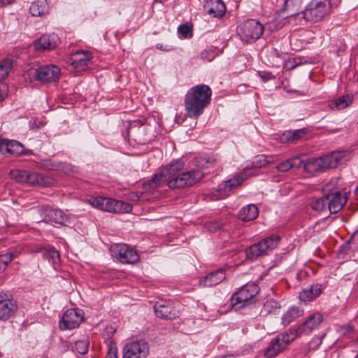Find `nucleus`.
<instances>
[{
  "mask_svg": "<svg viewBox=\"0 0 358 358\" xmlns=\"http://www.w3.org/2000/svg\"><path fill=\"white\" fill-rule=\"evenodd\" d=\"M59 43V38L57 34H44L36 40L34 45L37 50H52Z\"/></svg>",
  "mask_w": 358,
  "mask_h": 358,
  "instance_id": "aec40b11",
  "label": "nucleus"
},
{
  "mask_svg": "<svg viewBox=\"0 0 358 358\" xmlns=\"http://www.w3.org/2000/svg\"><path fill=\"white\" fill-rule=\"evenodd\" d=\"M338 6L334 0H312L303 12V18L312 22H320L330 13L331 8Z\"/></svg>",
  "mask_w": 358,
  "mask_h": 358,
  "instance_id": "7ed1b4c3",
  "label": "nucleus"
},
{
  "mask_svg": "<svg viewBox=\"0 0 358 358\" xmlns=\"http://www.w3.org/2000/svg\"><path fill=\"white\" fill-rule=\"evenodd\" d=\"M271 55L272 57L278 58L281 57V53L276 48H273L271 50Z\"/></svg>",
  "mask_w": 358,
  "mask_h": 358,
  "instance_id": "13d9d810",
  "label": "nucleus"
},
{
  "mask_svg": "<svg viewBox=\"0 0 358 358\" xmlns=\"http://www.w3.org/2000/svg\"><path fill=\"white\" fill-rule=\"evenodd\" d=\"M321 162L320 157L308 159L306 161V164H304V170L310 173L323 171L324 170Z\"/></svg>",
  "mask_w": 358,
  "mask_h": 358,
  "instance_id": "2f4dec72",
  "label": "nucleus"
},
{
  "mask_svg": "<svg viewBox=\"0 0 358 358\" xmlns=\"http://www.w3.org/2000/svg\"><path fill=\"white\" fill-rule=\"evenodd\" d=\"M302 315V310L295 306L289 308L282 317V323L288 325Z\"/></svg>",
  "mask_w": 358,
  "mask_h": 358,
  "instance_id": "c756f323",
  "label": "nucleus"
},
{
  "mask_svg": "<svg viewBox=\"0 0 358 358\" xmlns=\"http://www.w3.org/2000/svg\"><path fill=\"white\" fill-rule=\"evenodd\" d=\"M156 48L162 51L169 52L174 50V47L171 45H166L165 46L163 44L158 43L156 45Z\"/></svg>",
  "mask_w": 358,
  "mask_h": 358,
  "instance_id": "864d4df0",
  "label": "nucleus"
},
{
  "mask_svg": "<svg viewBox=\"0 0 358 358\" xmlns=\"http://www.w3.org/2000/svg\"><path fill=\"white\" fill-rule=\"evenodd\" d=\"M50 263L54 266H57L60 262V255L59 252L53 247H50Z\"/></svg>",
  "mask_w": 358,
  "mask_h": 358,
  "instance_id": "49530a36",
  "label": "nucleus"
},
{
  "mask_svg": "<svg viewBox=\"0 0 358 358\" xmlns=\"http://www.w3.org/2000/svg\"><path fill=\"white\" fill-rule=\"evenodd\" d=\"M26 182L30 185H41L43 184V178L41 175L36 172L27 171V179L26 180Z\"/></svg>",
  "mask_w": 358,
  "mask_h": 358,
  "instance_id": "ea45409f",
  "label": "nucleus"
},
{
  "mask_svg": "<svg viewBox=\"0 0 358 358\" xmlns=\"http://www.w3.org/2000/svg\"><path fill=\"white\" fill-rule=\"evenodd\" d=\"M348 331H353V327L350 325H348L347 327Z\"/></svg>",
  "mask_w": 358,
  "mask_h": 358,
  "instance_id": "e2e57ef3",
  "label": "nucleus"
},
{
  "mask_svg": "<svg viewBox=\"0 0 358 358\" xmlns=\"http://www.w3.org/2000/svg\"><path fill=\"white\" fill-rule=\"evenodd\" d=\"M301 10L300 0H286L280 12H287L286 17H294L299 14Z\"/></svg>",
  "mask_w": 358,
  "mask_h": 358,
  "instance_id": "bb28decb",
  "label": "nucleus"
},
{
  "mask_svg": "<svg viewBox=\"0 0 358 358\" xmlns=\"http://www.w3.org/2000/svg\"><path fill=\"white\" fill-rule=\"evenodd\" d=\"M154 310L158 317L165 320L175 319L178 314L171 301L159 300L155 303Z\"/></svg>",
  "mask_w": 358,
  "mask_h": 358,
  "instance_id": "2eb2a0df",
  "label": "nucleus"
},
{
  "mask_svg": "<svg viewBox=\"0 0 358 358\" xmlns=\"http://www.w3.org/2000/svg\"><path fill=\"white\" fill-rule=\"evenodd\" d=\"M178 32L180 37L183 38H189L192 36V28L187 24H181L178 28Z\"/></svg>",
  "mask_w": 358,
  "mask_h": 358,
  "instance_id": "37998d69",
  "label": "nucleus"
},
{
  "mask_svg": "<svg viewBox=\"0 0 358 358\" xmlns=\"http://www.w3.org/2000/svg\"><path fill=\"white\" fill-rule=\"evenodd\" d=\"M334 2H337L339 4L341 3V0H334Z\"/></svg>",
  "mask_w": 358,
  "mask_h": 358,
  "instance_id": "0e129e2a",
  "label": "nucleus"
},
{
  "mask_svg": "<svg viewBox=\"0 0 358 358\" xmlns=\"http://www.w3.org/2000/svg\"><path fill=\"white\" fill-rule=\"evenodd\" d=\"M215 162L216 158L214 156L203 155L194 159L193 162L196 166L195 169L202 171L203 169L213 166Z\"/></svg>",
  "mask_w": 358,
  "mask_h": 358,
  "instance_id": "c85d7f7f",
  "label": "nucleus"
},
{
  "mask_svg": "<svg viewBox=\"0 0 358 358\" xmlns=\"http://www.w3.org/2000/svg\"><path fill=\"white\" fill-rule=\"evenodd\" d=\"M259 215V209L255 204H248L242 207L238 212V218L243 222L255 220Z\"/></svg>",
  "mask_w": 358,
  "mask_h": 358,
  "instance_id": "b1692460",
  "label": "nucleus"
},
{
  "mask_svg": "<svg viewBox=\"0 0 358 358\" xmlns=\"http://www.w3.org/2000/svg\"><path fill=\"white\" fill-rule=\"evenodd\" d=\"M13 68V61L7 59L0 62V82H3Z\"/></svg>",
  "mask_w": 358,
  "mask_h": 358,
  "instance_id": "c9c22d12",
  "label": "nucleus"
},
{
  "mask_svg": "<svg viewBox=\"0 0 358 358\" xmlns=\"http://www.w3.org/2000/svg\"><path fill=\"white\" fill-rule=\"evenodd\" d=\"M259 287L255 283H247L234 293L231 297V305L240 304L238 308H243L255 302L254 298L259 293Z\"/></svg>",
  "mask_w": 358,
  "mask_h": 358,
  "instance_id": "0eeeda50",
  "label": "nucleus"
},
{
  "mask_svg": "<svg viewBox=\"0 0 358 358\" xmlns=\"http://www.w3.org/2000/svg\"><path fill=\"white\" fill-rule=\"evenodd\" d=\"M84 318L83 311L80 309H69L63 315L59 322L62 330L73 329L78 327Z\"/></svg>",
  "mask_w": 358,
  "mask_h": 358,
  "instance_id": "9d476101",
  "label": "nucleus"
},
{
  "mask_svg": "<svg viewBox=\"0 0 358 358\" xmlns=\"http://www.w3.org/2000/svg\"><path fill=\"white\" fill-rule=\"evenodd\" d=\"M219 49L215 48H210L203 50L201 52V59L204 62H211L216 56L218 55Z\"/></svg>",
  "mask_w": 358,
  "mask_h": 358,
  "instance_id": "58836bf2",
  "label": "nucleus"
},
{
  "mask_svg": "<svg viewBox=\"0 0 358 358\" xmlns=\"http://www.w3.org/2000/svg\"><path fill=\"white\" fill-rule=\"evenodd\" d=\"M357 189H358V186H357Z\"/></svg>",
  "mask_w": 358,
  "mask_h": 358,
  "instance_id": "774afa93",
  "label": "nucleus"
},
{
  "mask_svg": "<svg viewBox=\"0 0 358 358\" xmlns=\"http://www.w3.org/2000/svg\"><path fill=\"white\" fill-rule=\"evenodd\" d=\"M17 310L16 301L7 293H0V320L7 321L13 317Z\"/></svg>",
  "mask_w": 358,
  "mask_h": 358,
  "instance_id": "ddd939ff",
  "label": "nucleus"
},
{
  "mask_svg": "<svg viewBox=\"0 0 358 358\" xmlns=\"http://www.w3.org/2000/svg\"><path fill=\"white\" fill-rule=\"evenodd\" d=\"M358 232V229L356 231V233Z\"/></svg>",
  "mask_w": 358,
  "mask_h": 358,
  "instance_id": "338daca9",
  "label": "nucleus"
},
{
  "mask_svg": "<svg viewBox=\"0 0 358 358\" xmlns=\"http://www.w3.org/2000/svg\"><path fill=\"white\" fill-rule=\"evenodd\" d=\"M322 285L321 284L311 285L299 293V299L304 302L310 301L317 298L322 293Z\"/></svg>",
  "mask_w": 358,
  "mask_h": 358,
  "instance_id": "5701e85b",
  "label": "nucleus"
},
{
  "mask_svg": "<svg viewBox=\"0 0 358 358\" xmlns=\"http://www.w3.org/2000/svg\"><path fill=\"white\" fill-rule=\"evenodd\" d=\"M222 358H234V356L233 355H227L223 356Z\"/></svg>",
  "mask_w": 358,
  "mask_h": 358,
  "instance_id": "680f3d73",
  "label": "nucleus"
},
{
  "mask_svg": "<svg viewBox=\"0 0 358 358\" xmlns=\"http://www.w3.org/2000/svg\"><path fill=\"white\" fill-rule=\"evenodd\" d=\"M354 100V95L352 93L346 94L339 96L338 99L331 101L329 103V107L331 110H343L348 107Z\"/></svg>",
  "mask_w": 358,
  "mask_h": 358,
  "instance_id": "a878e982",
  "label": "nucleus"
},
{
  "mask_svg": "<svg viewBox=\"0 0 358 358\" xmlns=\"http://www.w3.org/2000/svg\"><path fill=\"white\" fill-rule=\"evenodd\" d=\"M292 168L300 169L303 167L304 169V164L306 161L302 160L299 157H295L290 159Z\"/></svg>",
  "mask_w": 358,
  "mask_h": 358,
  "instance_id": "09e8293b",
  "label": "nucleus"
},
{
  "mask_svg": "<svg viewBox=\"0 0 358 358\" xmlns=\"http://www.w3.org/2000/svg\"><path fill=\"white\" fill-rule=\"evenodd\" d=\"M27 76L30 80H37L43 83H53L59 80L60 69L55 65H45L31 68Z\"/></svg>",
  "mask_w": 358,
  "mask_h": 358,
  "instance_id": "423d86ee",
  "label": "nucleus"
},
{
  "mask_svg": "<svg viewBox=\"0 0 358 358\" xmlns=\"http://www.w3.org/2000/svg\"><path fill=\"white\" fill-rule=\"evenodd\" d=\"M38 213L41 221L53 226L63 225L66 220V216L62 210L43 207L38 209Z\"/></svg>",
  "mask_w": 358,
  "mask_h": 358,
  "instance_id": "9b49d317",
  "label": "nucleus"
},
{
  "mask_svg": "<svg viewBox=\"0 0 358 358\" xmlns=\"http://www.w3.org/2000/svg\"><path fill=\"white\" fill-rule=\"evenodd\" d=\"M280 241V237L276 234H272L263 240L254 243L245 250L247 259L255 260L258 257L266 255L269 252L275 249Z\"/></svg>",
  "mask_w": 358,
  "mask_h": 358,
  "instance_id": "20e7f679",
  "label": "nucleus"
},
{
  "mask_svg": "<svg viewBox=\"0 0 358 358\" xmlns=\"http://www.w3.org/2000/svg\"><path fill=\"white\" fill-rule=\"evenodd\" d=\"M13 253L10 252L0 254V273L6 268L7 266L13 260Z\"/></svg>",
  "mask_w": 358,
  "mask_h": 358,
  "instance_id": "a19ab883",
  "label": "nucleus"
},
{
  "mask_svg": "<svg viewBox=\"0 0 358 358\" xmlns=\"http://www.w3.org/2000/svg\"><path fill=\"white\" fill-rule=\"evenodd\" d=\"M10 176L18 182H26L27 179V171L13 170L10 171Z\"/></svg>",
  "mask_w": 358,
  "mask_h": 358,
  "instance_id": "79ce46f5",
  "label": "nucleus"
},
{
  "mask_svg": "<svg viewBox=\"0 0 358 358\" xmlns=\"http://www.w3.org/2000/svg\"><path fill=\"white\" fill-rule=\"evenodd\" d=\"M323 170L327 169H334L337 167L341 159V153L340 152H333L330 154L324 155L320 157Z\"/></svg>",
  "mask_w": 358,
  "mask_h": 358,
  "instance_id": "393cba45",
  "label": "nucleus"
},
{
  "mask_svg": "<svg viewBox=\"0 0 358 358\" xmlns=\"http://www.w3.org/2000/svg\"><path fill=\"white\" fill-rule=\"evenodd\" d=\"M8 87L4 82H0V101H3L7 96Z\"/></svg>",
  "mask_w": 358,
  "mask_h": 358,
  "instance_id": "3c124183",
  "label": "nucleus"
},
{
  "mask_svg": "<svg viewBox=\"0 0 358 358\" xmlns=\"http://www.w3.org/2000/svg\"><path fill=\"white\" fill-rule=\"evenodd\" d=\"M112 202L111 206V210L110 213H127L131 211L132 206L130 203L120 201V200H116L113 199Z\"/></svg>",
  "mask_w": 358,
  "mask_h": 358,
  "instance_id": "7c9ffc66",
  "label": "nucleus"
},
{
  "mask_svg": "<svg viewBox=\"0 0 358 358\" xmlns=\"http://www.w3.org/2000/svg\"><path fill=\"white\" fill-rule=\"evenodd\" d=\"M205 11L213 17H222L226 13V6L222 0H206Z\"/></svg>",
  "mask_w": 358,
  "mask_h": 358,
  "instance_id": "412c9836",
  "label": "nucleus"
},
{
  "mask_svg": "<svg viewBox=\"0 0 358 358\" xmlns=\"http://www.w3.org/2000/svg\"><path fill=\"white\" fill-rule=\"evenodd\" d=\"M323 320V315L319 313L315 312L308 315L305 321L299 326L298 329H295L296 331V336L301 335L310 334L313 331L317 329Z\"/></svg>",
  "mask_w": 358,
  "mask_h": 358,
  "instance_id": "4468645a",
  "label": "nucleus"
},
{
  "mask_svg": "<svg viewBox=\"0 0 358 358\" xmlns=\"http://www.w3.org/2000/svg\"><path fill=\"white\" fill-rule=\"evenodd\" d=\"M113 255L122 264H135L140 259L139 254L126 244H117L111 248Z\"/></svg>",
  "mask_w": 358,
  "mask_h": 358,
  "instance_id": "1a4fd4ad",
  "label": "nucleus"
},
{
  "mask_svg": "<svg viewBox=\"0 0 358 358\" xmlns=\"http://www.w3.org/2000/svg\"><path fill=\"white\" fill-rule=\"evenodd\" d=\"M166 181L168 182L167 167L162 173L155 174L152 180L148 181L147 185L154 189Z\"/></svg>",
  "mask_w": 358,
  "mask_h": 358,
  "instance_id": "72a5a7b5",
  "label": "nucleus"
},
{
  "mask_svg": "<svg viewBox=\"0 0 358 358\" xmlns=\"http://www.w3.org/2000/svg\"><path fill=\"white\" fill-rule=\"evenodd\" d=\"M260 77L264 82L275 78L274 76L270 72H263L260 74Z\"/></svg>",
  "mask_w": 358,
  "mask_h": 358,
  "instance_id": "6e6d98bb",
  "label": "nucleus"
},
{
  "mask_svg": "<svg viewBox=\"0 0 358 358\" xmlns=\"http://www.w3.org/2000/svg\"><path fill=\"white\" fill-rule=\"evenodd\" d=\"M29 10L33 16H41L48 13V5L46 0H36L31 3Z\"/></svg>",
  "mask_w": 358,
  "mask_h": 358,
  "instance_id": "cd10ccee",
  "label": "nucleus"
},
{
  "mask_svg": "<svg viewBox=\"0 0 358 358\" xmlns=\"http://www.w3.org/2000/svg\"><path fill=\"white\" fill-rule=\"evenodd\" d=\"M90 59L91 54L89 52H76L71 55L68 59V62L74 69L80 71H84L87 68L88 62Z\"/></svg>",
  "mask_w": 358,
  "mask_h": 358,
  "instance_id": "6ab92c4d",
  "label": "nucleus"
},
{
  "mask_svg": "<svg viewBox=\"0 0 358 358\" xmlns=\"http://www.w3.org/2000/svg\"><path fill=\"white\" fill-rule=\"evenodd\" d=\"M296 337L295 329L278 334L269 343L264 352L266 358H272L281 352Z\"/></svg>",
  "mask_w": 358,
  "mask_h": 358,
  "instance_id": "39448f33",
  "label": "nucleus"
},
{
  "mask_svg": "<svg viewBox=\"0 0 358 358\" xmlns=\"http://www.w3.org/2000/svg\"><path fill=\"white\" fill-rule=\"evenodd\" d=\"M0 152L5 155L19 156L25 153L24 145L15 140L0 139Z\"/></svg>",
  "mask_w": 358,
  "mask_h": 358,
  "instance_id": "dca6fc26",
  "label": "nucleus"
},
{
  "mask_svg": "<svg viewBox=\"0 0 358 358\" xmlns=\"http://www.w3.org/2000/svg\"><path fill=\"white\" fill-rule=\"evenodd\" d=\"M35 252H41L44 259L48 260L50 263V246L48 247H37L34 250Z\"/></svg>",
  "mask_w": 358,
  "mask_h": 358,
  "instance_id": "de8ad7c7",
  "label": "nucleus"
},
{
  "mask_svg": "<svg viewBox=\"0 0 358 358\" xmlns=\"http://www.w3.org/2000/svg\"><path fill=\"white\" fill-rule=\"evenodd\" d=\"M113 201V199L105 197V201H104L102 210L107 211V212L110 213L111 210V206H112L111 201Z\"/></svg>",
  "mask_w": 358,
  "mask_h": 358,
  "instance_id": "603ef678",
  "label": "nucleus"
},
{
  "mask_svg": "<svg viewBox=\"0 0 358 358\" xmlns=\"http://www.w3.org/2000/svg\"><path fill=\"white\" fill-rule=\"evenodd\" d=\"M225 278L223 270L219 269L210 272L200 280V284L205 287H212L220 283Z\"/></svg>",
  "mask_w": 358,
  "mask_h": 358,
  "instance_id": "4be33fe9",
  "label": "nucleus"
},
{
  "mask_svg": "<svg viewBox=\"0 0 358 358\" xmlns=\"http://www.w3.org/2000/svg\"><path fill=\"white\" fill-rule=\"evenodd\" d=\"M212 91L208 85H197L191 87L185 97V110L186 115L196 120L209 105Z\"/></svg>",
  "mask_w": 358,
  "mask_h": 358,
  "instance_id": "f03ea898",
  "label": "nucleus"
},
{
  "mask_svg": "<svg viewBox=\"0 0 358 358\" xmlns=\"http://www.w3.org/2000/svg\"><path fill=\"white\" fill-rule=\"evenodd\" d=\"M14 1H15V0H0V3H1V6H3L10 5L12 3H13Z\"/></svg>",
  "mask_w": 358,
  "mask_h": 358,
  "instance_id": "052dcab7",
  "label": "nucleus"
},
{
  "mask_svg": "<svg viewBox=\"0 0 358 358\" xmlns=\"http://www.w3.org/2000/svg\"><path fill=\"white\" fill-rule=\"evenodd\" d=\"M277 169L278 171H282V172H286V171H289V169H291L292 165H291L290 159L280 163L277 166Z\"/></svg>",
  "mask_w": 358,
  "mask_h": 358,
  "instance_id": "8fccbe9b",
  "label": "nucleus"
},
{
  "mask_svg": "<svg viewBox=\"0 0 358 358\" xmlns=\"http://www.w3.org/2000/svg\"><path fill=\"white\" fill-rule=\"evenodd\" d=\"M264 31V26L253 19H249L238 26L237 33L242 41L252 43L259 38Z\"/></svg>",
  "mask_w": 358,
  "mask_h": 358,
  "instance_id": "6e6552de",
  "label": "nucleus"
},
{
  "mask_svg": "<svg viewBox=\"0 0 358 358\" xmlns=\"http://www.w3.org/2000/svg\"><path fill=\"white\" fill-rule=\"evenodd\" d=\"M76 350L81 354L85 355L87 352L89 348V343L87 341H78L75 343Z\"/></svg>",
  "mask_w": 358,
  "mask_h": 358,
  "instance_id": "c03bdc74",
  "label": "nucleus"
},
{
  "mask_svg": "<svg viewBox=\"0 0 358 358\" xmlns=\"http://www.w3.org/2000/svg\"><path fill=\"white\" fill-rule=\"evenodd\" d=\"M167 174L168 186L172 189L192 186L204 176L201 170H184V162L180 159L173 161L167 166Z\"/></svg>",
  "mask_w": 358,
  "mask_h": 358,
  "instance_id": "f257e3e1",
  "label": "nucleus"
},
{
  "mask_svg": "<svg viewBox=\"0 0 358 358\" xmlns=\"http://www.w3.org/2000/svg\"><path fill=\"white\" fill-rule=\"evenodd\" d=\"M148 352V343L143 341L131 342L124 347L122 358H146Z\"/></svg>",
  "mask_w": 358,
  "mask_h": 358,
  "instance_id": "f8f14e48",
  "label": "nucleus"
},
{
  "mask_svg": "<svg viewBox=\"0 0 358 358\" xmlns=\"http://www.w3.org/2000/svg\"><path fill=\"white\" fill-rule=\"evenodd\" d=\"M106 358H117V349L110 348L108 351Z\"/></svg>",
  "mask_w": 358,
  "mask_h": 358,
  "instance_id": "4d7b16f0",
  "label": "nucleus"
},
{
  "mask_svg": "<svg viewBox=\"0 0 358 358\" xmlns=\"http://www.w3.org/2000/svg\"><path fill=\"white\" fill-rule=\"evenodd\" d=\"M311 208L318 212L328 210V201L327 195L313 200L310 203Z\"/></svg>",
  "mask_w": 358,
  "mask_h": 358,
  "instance_id": "f704fd0d",
  "label": "nucleus"
},
{
  "mask_svg": "<svg viewBox=\"0 0 358 358\" xmlns=\"http://www.w3.org/2000/svg\"><path fill=\"white\" fill-rule=\"evenodd\" d=\"M243 182V178L240 176H237L220 183L217 187V194L214 195L215 199L225 198L234 189L241 185Z\"/></svg>",
  "mask_w": 358,
  "mask_h": 358,
  "instance_id": "a211bd4d",
  "label": "nucleus"
},
{
  "mask_svg": "<svg viewBox=\"0 0 358 358\" xmlns=\"http://www.w3.org/2000/svg\"><path fill=\"white\" fill-rule=\"evenodd\" d=\"M273 162V157L272 156L258 155L252 161V165L255 168H260Z\"/></svg>",
  "mask_w": 358,
  "mask_h": 358,
  "instance_id": "4c0bfd02",
  "label": "nucleus"
},
{
  "mask_svg": "<svg viewBox=\"0 0 358 358\" xmlns=\"http://www.w3.org/2000/svg\"><path fill=\"white\" fill-rule=\"evenodd\" d=\"M280 308V306L278 301L273 299H268L264 303L262 313L266 315L275 313Z\"/></svg>",
  "mask_w": 358,
  "mask_h": 358,
  "instance_id": "e433bc0d",
  "label": "nucleus"
},
{
  "mask_svg": "<svg viewBox=\"0 0 358 358\" xmlns=\"http://www.w3.org/2000/svg\"><path fill=\"white\" fill-rule=\"evenodd\" d=\"M322 343V338L320 337H316L313 338V340L309 343L310 348H317Z\"/></svg>",
  "mask_w": 358,
  "mask_h": 358,
  "instance_id": "5fc2aeb1",
  "label": "nucleus"
},
{
  "mask_svg": "<svg viewBox=\"0 0 358 358\" xmlns=\"http://www.w3.org/2000/svg\"><path fill=\"white\" fill-rule=\"evenodd\" d=\"M327 199L328 210L332 214L337 213L346 203L347 194L346 192L338 191L327 194Z\"/></svg>",
  "mask_w": 358,
  "mask_h": 358,
  "instance_id": "f3484780",
  "label": "nucleus"
},
{
  "mask_svg": "<svg viewBox=\"0 0 358 358\" xmlns=\"http://www.w3.org/2000/svg\"><path fill=\"white\" fill-rule=\"evenodd\" d=\"M115 330L113 329V327H107L103 332V334L108 333V334H113L115 333ZM109 336V335H108Z\"/></svg>",
  "mask_w": 358,
  "mask_h": 358,
  "instance_id": "bf43d9fd",
  "label": "nucleus"
},
{
  "mask_svg": "<svg viewBox=\"0 0 358 358\" xmlns=\"http://www.w3.org/2000/svg\"><path fill=\"white\" fill-rule=\"evenodd\" d=\"M355 358H358V356H356Z\"/></svg>",
  "mask_w": 358,
  "mask_h": 358,
  "instance_id": "69168bd1",
  "label": "nucleus"
},
{
  "mask_svg": "<svg viewBox=\"0 0 358 358\" xmlns=\"http://www.w3.org/2000/svg\"><path fill=\"white\" fill-rule=\"evenodd\" d=\"M306 135V131L305 129H296L294 131H287L283 134L285 138L291 143H296L303 138Z\"/></svg>",
  "mask_w": 358,
  "mask_h": 358,
  "instance_id": "473e14b6",
  "label": "nucleus"
},
{
  "mask_svg": "<svg viewBox=\"0 0 358 358\" xmlns=\"http://www.w3.org/2000/svg\"><path fill=\"white\" fill-rule=\"evenodd\" d=\"M105 197L98 196L89 199V203L94 208L103 210Z\"/></svg>",
  "mask_w": 358,
  "mask_h": 358,
  "instance_id": "a18cd8bd",
  "label": "nucleus"
}]
</instances>
